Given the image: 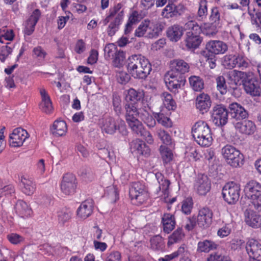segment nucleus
Returning a JSON list of instances; mask_svg holds the SVG:
<instances>
[{"instance_id":"53","label":"nucleus","mask_w":261,"mask_h":261,"mask_svg":"<svg viewBox=\"0 0 261 261\" xmlns=\"http://www.w3.org/2000/svg\"><path fill=\"white\" fill-rule=\"evenodd\" d=\"M216 87L221 95L225 94L227 92L225 79L223 76H218L216 78Z\"/></svg>"},{"instance_id":"36","label":"nucleus","mask_w":261,"mask_h":261,"mask_svg":"<svg viewBox=\"0 0 261 261\" xmlns=\"http://www.w3.org/2000/svg\"><path fill=\"white\" fill-rule=\"evenodd\" d=\"M20 181L22 184V192L28 195L33 194L35 190V185L33 181L24 176L20 177Z\"/></svg>"},{"instance_id":"52","label":"nucleus","mask_w":261,"mask_h":261,"mask_svg":"<svg viewBox=\"0 0 261 261\" xmlns=\"http://www.w3.org/2000/svg\"><path fill=\"white\" fill-rule=\"evenodd\" d=\"M189 82L194 91H200L203 88V82L199 76H193L190 77Z\"/></svg>"},{"instance_id":"27","label":"nucleus","mask_w":261,"mask_h":261,"mask_svg":"<svg viewBox=\"0 0 261 261\" xmlns=\"http://www.w3.org/2000/svg\"><path fill=\"white\" fill-rule=\"evenodd\" d=\"M93 201L91 199L83 202L77 210V216L82 219H86L93 212Z\"/></svg>"},{"instance_id":"38","label":"nucleus","mask_w":261,"mask_h":261,"mask_svg":"<svg viewBox=\"0 0 261 261\" xmlns=\"http://www.w3.org/2000/svg\"><path fill=\"white\" fill-rule=\"evenodd\" d=\"M219 26L210 22L205 23L201 26V33L207 36H213L218 32Z\"/></svg>"},{"instance_id":"16","label":"nucleus","mask_w":261,"mask_h":261,"mask_svg":"<svg viewBox=\"0 0 261 261\" xmlns=\"http://www.w3.org/2000/svg\"><path fill=\"white\" fill-rule=\"evenodd\" d=\"M246 251L250 258L261 260V245L254 239L249 240L246 246Z\"/></svg>"},{"instance_id":"59","label":"nucleus","mask_w":261,"mask_h":261,"mask_svg":"<svg viewBox=\"0 0 261 261\" xmlns=\"http://www.w3.org/2000/svg\"><path fill=\"white\" fill-rule=\"evenodd\" d=\"M210 19L212 23L218 26L220 25V14L217 7H214L211 9V14Z\"/></svg>"},{"instance_id":"25","label":"nucleus","mask_w":261,"mask_h":261,"mask_svg":"<svg viewBox=\"0 0 261 261\" xmlns=\"http://www.w3.org/2000/svg\"><path fill=\"white\" fill-rule=\"evenodd\" d=\"M146 37L148 38H156L163 31V25L160 22H154L146 20Z\"/></svg>"},{"instance_id":"41","label":"nucleus","mask_w":261,"mask_h":261,"mask_svg":"<svg viewBox=\"0 0 261 261\" xmlns=\"http://www.w3.org/2000/svg\"><path fill=\"white\" fill-rule=\"evenodd\" d=\"M72 213L67 208H64L58 212V220L60 224L62 225L68 222L71 218Z\"/></svg>"},{"instance_id":"63","label":"nucleus","mask_w":261,"mask_h":261,"mask_svg":"<svg viewBox=\"0 0 261 261\" xmlns=\"http://www.w3.org/2000/svg\"><path fill=\"white\" fill-rule=\"evenodd\" d=\"M14 188L12 185H7L0 189V196H12L14 193Z\"/></svg>"},{"instance_id":"32","label":"nucleus","mask_w":261,"mask_h":261,"mask_svg":"<svg viewBox=\"0 0 261 261\" xmlns=\"http://www.w3.org/2000/svg\"><path fill=\"white\" fill-rule=\"evenodd\" d=\"M67 130L66 122L63 120H56L50 128V131L53 135L56 137L65 135Z\"/></svg>"},{"instance_id":"21","label":"nucleus","mask_w":261,"mask_h":261,"mask_svg":"<svg viewBox=\"0 0 261 261\" xmlns=\"http://www.w3.org/2000/svg\"><path fill=\"white\" fill-rule=\"evenodd\" d=\"M211 103L210 96L203 93L197 96L195 105L197 109L203 114L208 111L211 106Z\"/></svg>"},{"instance_id":"24","label":"nucleus","mask_w":261,"mask_h":261,"mask_svg":"<svg viewBox=\"0 0 261 261\" xmlns=\"http://www.w3.org/2000/svg\"><path fill=\"white\" fill-rule=\"evenodd\" d=\"M170 71H173V72H176L177 74H180L181 75H184L185 73L188 72L190 68L187 62L180 59L171 61L170 62Z\"/></svg>"},{"instance_id":"37","label":"nucleus","mask_w":261,"mask_h":261,"mask_svg":"<svg viewBox=\"0 0 261 261\" xmlns=\"http://www.w3.org/2000/svg\"><path fill=\"white\" fill-rule=\"evenodd\" d=\"M184 28L187 31L186 36L199 35L201 32V26L194 20L188 21L185 24Z\"/></svg>"},{"instance_id":"15","label":"nucleus","mask_w":261,"mask_h":261,"mask_svg":"<svg viewBox=\"0 0 261 261\" xmlns=\"http://www.w3.org/2000/svg\"><path fill=\"white\" fill-rule=\"evenodd\" d=\"M212 211L207 207H203L199 210L197 218L198 226L202 228L209 227L212 221Z\"/></svg>"},{"instance_id":"62","label":"nucleus","mask_w":261,"mask_h":261,"mask_svg":"<svg viewBox=\"0 0 261 261\" xmlns=\"http://www.w3.org/2000/svg\"><path fill=\"white\" fill-rule=\"evenodd\" d=\"M207 2L206 0H201L199 4L198 15L200 17H205L207 14Z\"/></svg>"},{"instance_id":"10","label":"nucleus","mask_w":261,"mask_h":261,"mask_svg":"<svg viewBox=\"0 0 261 261\" xmlns=\"http://www.w3.org/2000/svg\"><path fill=\"white\" fill-rule=\"evenodd\" d=\"M76 187V178L73 174L67 173L63 176L60 184V188L64 194L70 195L74 194Z\"/></svg>"},{"instance_id":"45","label":"nucleus","mask_w":261,"mask_h":261,"mask_svg":"<svg viewBox=\"0 0 261 261\" xmlns=\"http://www.w3.org/2000/svg\"><path fill=\"white\" fill-rule=\"evenodd\" d=\"M184 233L181 228H178L168 237L167 245L170 246L180 241L184 237Z\"/></svg>"},{"instance_id":"7","label":"nucleus","mask_w":261,"mask_h":261,"mask_svg":"<svg viewBox=\"0 0 261 261\" xmlns=\"http://www.w3.org/2000/svg\"><path fill=\"white\" fill-rule=\"evenodd\" d=\"M129 194L132 200H135L140 204L143 203L149 198L145 186L140 182H134L132 184Z\"/></svg>"},{"instance_id":"40","label":"nucleus","mask_w":261,"mask_h":261,"mask_svg":"<svg viewBox=\"0 0 261 261\" xmlns=\"http://www.w3.org/2000/svg\"><path fill=\"white\" fill-rule=\"evenodd\" d=\"M151 248L156 251H162L165 247V244L162 237L159 235L151 238L150 240Z\"/></svg>"},{"instance_id":"54","label":"nucleus","mask_w":261,"mask_h":261,"mask_svg":"<svg viewBox=\"0 0 261 261\" xmlns=\"http://www.w3.org/2000/svg\"><path fill=\"white\" fill-rule=\"evenodd\" d=\"M237 59V56L226 55L224 57L223 64L226 68L232 69L236 67Z\"/></svg>"},{"instance_id":"61","label":"nucleus","mask_w":261,"mask_h":261,"mask_svg":"<svg viewBox=\"0 0 261 261\" xmlns=\"http://www.w3.org/2000/svg\"><path fill=\"white\" fill-rule=\"evenodd\" d=\"M121 100L120 97L117 95H113V106L115 113L117 115H119L121 113Z\"/></svg>"},{"instance_id":"39","label":"nucleus","mask_w":261,"mask_h":261,"mask_svg":"<svg viewBox=\"0 0 261 261\" xmlns=\"http://www.w3.org/2000/svg\"><path fill=\"white\" fill-rule=\"evenodd\" d=\"M161 97L164 106L168 110H173L176 108L175 101L172 96L169 93L165 92L162 94Z\"/></svg>"},{"instance_id":"18","label":"nucleus","mask_w":261,"mask_h":261,"mask_svg":"<svg viewBox=\"0 0 261 261\" xmlns=\"http://www.w3.org/2000/svg\"><path fill=\"white\" fill-rule=\"evenodd\" d=\"M155 175L159 184V190L161 191L164 195L165 201L170 203H173L176 200L175 198H172L169 200L167 199L169 195L168 188L170 184V181L165 178L163 175L161 173H156Z\"/></svg>"},{"instance_id":"19","label":"nucleus","mask_w":261,"mask_h":261,"mask_svg":"<svg viewBox=\"0 0 261 261\" xmlns=\"http://www.w3.org/2000/svg\"><path fill=\"white\" fill-rule=\"evenodd\" d=\"M244 190L246 196L252 200L261 196V184L256 181L250 180L245 186Z\"/></svg>"},{"instance_id":"3","label":"nucleus","mask_w":261,"mask_h":261,"mask_svg":"<svg viewBox=\"0 0 261 261\" xmlns=\"http://www.w3.org/2000/svg\"><path fill=\"white\" fill-rule=\"evenodd\" d=\"M192 134L195 141L200 146H210L213 141L212 134L208 124L203 121H198L192 127Z\"/></svg>"},{"instance_id":"30","label":"nucleus","mask_w":261,"mask_h":261,"mask_svg":"<svg viewBox=\"0 0 261 261\" xmlns=\"http://www.w3.org/2000/svg\"><path fill=\"white\" fill-rule=\"evenodd\" d=\"M184 34V30L182 27L174 24L168 28L167 31V35L169 39L172 42L178 41Z\"/></svg>"},{"instance_id":"64","label":"nucleus","mask_w":261,"mask_h":261,"mask_svg":"<svg viewBox=\"0 0 261 261\" xmlns=\"http://www.w3.org/2000/svg\"><path fill=\"white\" fill-rule=\"evenodd\" d=\"M105 261H121V254L118 251L108 253Z\"/></svg>"},{"instance_id":"28","label":"nucleus","mask_w":261,"mask_h":261,"mask_svg":"<svg viewBox=\"0 0 261 261\" xmlns=\"http://www.w3.org/2000/svg\"><path fill=\"white\" fill-rule=\"evenodd\" d=\"M130 148L137 153L148 156L150 153V149L146 144L140 139L133 140L130 143Z\"/></svg>"},{"instance_id":"58","label":"nucleus","mask_w":261,"mask_h":261,"mask_svg":"<svg viewBox=\"0 0 261 261\" xmlns=\"http://www.w3.org/2000/svg\"><path fill=\"white\" fill-rule=\"evenodd\" d=\"M10 43H7V45L3 46L0 48V60L4 62L6 59L10 55L12 52V48L9 46Z\"/></svg>"},{"instance_id":"48","label":"nucleus","mask_w":261,"mask_h":261,"mask_svg":"<svg viewBox=\"0 0 261 261\" xmlns=\"http://www.w3.org/2000/svg\"><path fill=\"white\" fill-rule=\"evenodd\" d=\"M160 151L164 163H168L172 160L173 157L172 152L166 146L161 145L160 147Z\"/></svg>"},{"instance_id":"60","label":"nucleus","mask_w":261,"mask_h":261,"mask_svg":"<svg viewBox=\"0 0 261 261\" xmlns=\"http://www.w3.org/2000/svg\"><path fill=\"white\" fill-rule=\"evenodd\" d=\"M207 261H230L227 256L219 251L211 253L207 258Z\"/></svg>"},{"instance_id":"57","label":"nucleus","mask_w":261,"mask_h":261,"mask_svg":"<svg viewBox=\"0 0 261 261\" xmlns=\"http://www.w3.org/2000/svg\"><path fill=\"white\" fill-rule=\"evenodd\" d=\"M157 135L162 142L166 145L171 144V138L170 135L166 130L159 129L157 130Z\"/></svg>"},{"instance_id":"44","label":"nucleus","mask_w":261,"mask_h":261,"mask_svg":"<svg viewBox=\"0 0 261 261\" xmlns=\"http://www.w3.org/2000/svg\"><path fill=\"white\" fill-rule=\"evenodd\" d=\"M133 132L137 135L142 137L148 144H151L153 143V139L151 133L144 128L143 124H141V127H139V128L137 127Z\"/></svg>"},{"instance_id":"49","label":"nucleus","mask_w":261,"mask_h":261,"mask_svg":"<svg viewBox=\"0 0 261 261\" xmlns=\"http://www.w3.org/2000/svg\"><path fill=\"white\" fill-rule=\"evenodd\" d=\"M14 37L13 31L11 29H7L3 28L0 29V42L4 43L5 40L12 41Z\"/></svg>"},{"instance_id":"1","label":"nucleus","mask_w":261,"mask_h":261,"mask_svg":"<svg viewBox=\"0 0 261 261\" xmlns=\"http://www.w3.org/2000/svg\"><path fill=\"white\" fill-rule=\"evenodd\" d=\"M128 72L134 78L145 79L152 70L147 59L141 55H134L127 60Z\"/></svg>"},{"instance_id":"6","label":"nucleus","mask_w":261,"mask_h":261,"mask_svg":"<svg viewBox=\"0 0 261 261\" xmlns=\"http://www.w3.org/2000/svg\"><path fill=\"white\" fill-rule=\"evenodd\" d=\"M241 192L239 184L233 181L226 184L222 189L223 198L229 204H236L238 201Z\"/></svg>"},{"instance_id":"35","label":"nucleus","mask_w":261,"mask_h":261,"mask_svg":"<svg viewBox=\"0 0 261 261\" xmlns=\"http://www.w3.org/2000/svg\"><path fill=\"white\" fill-rule=\"evenodd\" d=\"M245 214V221L247 225L254 228L260 226L261 217L259 215L253 211H246Z\"/></svg>"},{"instance_id":"22","label":"nucleus","mask_w":261,"mask_h":261,"mask_svg":"<svg viewBox=\"0 0 261 261\" xmlns=\"http://www.w3.org/2000/svg\"><path fill=\"white\" fill-rule=\"evenodd\" d=\"M41 13L40 10L36 9L33 11L31 15L28 19L24 29L25 34L29 36L34 31L35 27L39 20Z\"/></svg>"},{"instance_id":"8","label":"nucleus","mask_w":261,"mask_h":261,"mask_svg":"<svg viewBox=\"0 0 261 261\" xmlns=\"http://www.w3.org/2000/svg\"><path fill=\"white\" fill-rule=\"evenodd\" d=\"M165 82L169 90L176 92L178 89L185 85L186 78L185 75L178 74L173 71H169L165 76Z\"/></svg>"},{"instance_id":"14","label":"nucleus","mask_w":261,"mask_h":261,"mask_svg":"<svg viewBox=\"0 0 261 261\" xmlns=\"http://www.w3.org/2000/svg\"><path fill=\"white\" fill-rule=\"evenodd\" d=\"M100 124L102 130L108 134H114L116 130L120 128L125 129V133L126 132L124 125L121 124L120 126L118 121L111 117L102 118Z\"/></svg>"},{"instance_id":"46","label":"nucleus","mask_w":261,"mask_h":261,"mask_svg":"<svg viewBox=\"0 0 261 261\" xmlns=\"http://www.w3.org/2000/svg\"><path fill=\"white\" fill-rule=\"evenodd\" d=\"M201 42V39L199 35L187 36L186 43L189 48H197Z\"/></svg>"},{"instance_id":"47","label":"nucleus","mask_w":261,"mask_h":261,"mask_svg":"<svg viewBox=\"0 0 261 261\" xmlns=\"http://www.w3.org/2000/svg\"><path fill=\"white\" fill-rule=\"evenodd\" d=\"M154 116L157 122L165 127H171L172 126L171 120L162 113H156Z\"/></svg>"},{"instance_id":"31","label":"nucleus","mask_w":261,"mask_h":261,"mask_svg":"<svg viewBox=\"0 0 261 261\" xmlns=\"http://www.w3.org/2000/svg\"><path fill=\"white\" fill-rule=\"evenodd\" d=\"M218 245L211 240L205 239L199 241L197 244V251L199 252L208 253L217 249Z\"/></svg>"},{"instance_id":"43","label":"nucleus","mask_w":261,"mask_h":261,"mask_svg":"<svg viewBox=\"0 0 261 261\" xmlns=\"http://www.w3.org/2000/svg\"><path fill=\"white\" fill-rule=\"evenodd\" d=\"M141 98V95L134 89L130 88L127 90L125 100V103H135L140 100Z\"/></svg>"},{"instance_id":"17","label":"nucleus","mask_w":261,"mask_h":261,"mask_svg":"<svg viewBox=\"0 0 261 261\" xmlns=\"http://www.w3.org/2000/svg\"><path fill=\"white\" fill-rule=\"evenodd\" d=\"M243 86L247 93L253 96L261 95V86L255 79H246L244 81Z\"/></svg>"},{"instance_id":"33","label":"nucleus","mask_w":261,"mask_h":261,"mask_svg":"<svg viewBox=\"0 0 261 261\" xmlns=\"http://www.w3.org/2000/svg\"><path fill=\"white\" fill-rule=\"evenodd\" d=\"M162 223L163 226V231L166 233H169L175 227L174 216L169 213L165 214L162 217Z\"/></svg>"},{"instance_id":"51","label":"nucleus","mask_w":261,"mask_h":261,"mask_svg":"<svg viewBox=\"0 0 261 261\" xmlns=\"http://www.w3.org/2000/svg\"><path fill=\"white\" fill-rule=\"evenodd\" d=\"M117 46L113 43L107 44L104 48V56L106 60H109L112 59L118 52Z\"/></svg>"},{"instance_id":"12","label":"nucleus","mask_w":261,"mask_h":261,"mask_svg":"<svg viewBox=\"0 0 261 261\" xmlns=\"http://www.w3.org/2000/svg\"><path fill=\"white\" fill-rule=\"evenodd\" d=\"M185 10V7L183 5H175L169 0L167 5L163 9L161 15L164 18L168 19L181 15Z\"/></svg>"},{"instance_id":"4","label":"nucleus","mask_w":261,"mask_h":261,"mask_svg":"<svg viewBox=\"0 0 261 261\" xmlns=\"http://www.w3.org/2000/svg\"><path fill=\"white\" fill-rule=\"evenodd\" d=\"M221 153L227 164L231 166L237 168L243 165V154L232 145H225L222 148Z\"/></svg>"},{"instance_id":"42","label":"nucleus","mask_w":261,"mask_h":261,"mask_svg":"<svg viewBox=\"0 0 261 261\" xmlns=\"http://www.w3.org/2000/svg\"><path fill=\"white\" fill-rule=\"evenodd\" d=\"M142 120L150 128L155 126L156 124L155 118L153 117L147 111H141L140 117Z\"/></svg>"},{"instance_id":"56","label":"nucleus","mask_w":261,"mask_h":261,"mask_svg":"<svg viewBox=\"0 0 261 261\" xmlns=\"http://www.w3.org/2000/svg\"><path fill=\"white\" fill-rule=\"evenodd\" d=\"M193 202L191 197H188L182 202L181 211L186 214L189 215L191 213L193 208Z\"/></svg>"},{"instance_id":"13","label":"nucleus","mask_w":261,"mask_h":261,"mask_svg":"<svg viewBox=\"0 0 261 261\" xmlns=\"http://www.w3.org/2000/svg\"><path fill=\"white\" fill-rule=\"evenodd\" d=\"M29 137L27 130L18 127L14 129L9 136V144L12 147H19L23 144L24 141Z\"/></svg>"},{"instance_id":"20","label":"nucleus","mask_w":261,"mask_h":261,"mask_svg":"<svg viewBox=\"0 0 261 261\" xmlns=\"http://www.w3.org/2000/svg\"><path fill=\"white\" fill-rule=\"evenodd\" d=\"M206 49L210 53L215 54H224L228 49L227 45L223 41L219 40H211L206 44Z\"/></svg>"},{"instance_id":"9","label":"nucleus","mask_w":261,"mask_h":261,"mask_svg":"<svg viewBox=\"0 0 261 261\" xmlns=\"http://www.w3.org/2000/svg\"><path fill=\"white\" fill-rule=\"evenodd\" d=\"M213 122L217 126H223L228 120V111L226 107L222 105L214 106L211 111Z\"/></svg>"},{"instance_id":"29","label":"nucleus","mask_w":261,"mask_h":261,"mask_svg":"<svg viewBox=\"0 0 261 261\" xmlns=\"http://www.w3.org/2000/svg\"><path fill=\"white\" fill-rule=\"evenodd\" d=\"M40 93L42 99L40 105V109L47 114L50 113L53 110V108L49 95L44 89H40Z\"/></svg>"},{"instance_id":"23","label":"nucleus","mask_w":261,"mask_h":261,"mask_svg":"<svg viewBox=\"0 0 261 261\" xmlns=\"http://www.w3.org/2000/svg\"><path fill=\"white\" fill-rule=\"evenodd\" d=\"M229 108L231 117L237 120L243 119L247 117L248 114L246 110L240 104L234 102L231 103Z\"/></svg>"},{"instance_id":"34","label":"nucleus","mask_w":261,"mask_h":261,"mask_svg":"<svg viewBox=\"0 0 261 261\" xmlns=\"http://www.w3.org/2000/svg\"><path fill=\"white\" fill-rule=\"evenodd\" d=\"M16 212L21 217H28L32 213L31 208L24 201L19 200L15 205Z\"/></svg>"},{"instance_id":"55","label":"nucleus","mask_w":261,"mask_h":261,"mask_svg":"<svg viewBox=\"0 0 261 261\" xmlns=\"http://www.w3.org/2000/svg\"><path fill=\"white\" fill-rule=\"evenodd\" d=\"M247 76L246 72L238 71L236 70H232L229 72V79H232L235 85H237V83L243 79H245Z\"/></svg>"},{"instance_id":"11","label":"nucleus","mask_w":261,"mask_h":261,"mask_svg":"<svg viewBox=\"0 0 261 261\" xmlns=\"http://www.w3.org/2000/svg\"><path fill=\"white\" fill-rule=\"evenodd\" d=\"M194 188L198 195L204 196L211 190V181L207 175L204 174H198L195 179Z\"/></svg>"},{"instance_id":"5","label":"nucleus","mask_w":261,"mask_h":261,"mask_svg":"<svg viewBox=\"0 0 261 261\" xmlns=\"http://www.w3.org/2000/svg\"><path fill=\"white\" fill-rule=\"evenodd\" d=\"M124 109L126 121L132 130H134L137 127L138 128H139V127H141L142 124L137 117H140L141 111H143L144 109L138 110L137 103H125Z\"/></svg>"},{"instance_id":"26","label":"nucleus","mask_w":261,"mask_h":261,"mask_svg":"<svg viewBox=\"0 0 261 261\" xmlns=\"http://www.w3.org/2000/svg\"><path fill=\"white\" fill-rule=\"evenodd\" d=\"M235 127L240 133L248 135L253 134L256 130V126L254 122L248 120L237 122L235 124Z\"/></svg>"},{"instance_id":"50","label":"nucleus","mask_w":261,"mask_h":261,"mask_svg":"<svg viewBox=\"0 0 261 261\" xmlns=\"http://www.w3.org/2000/svg\"><path fill=\"white\" fill-rule=\"evenodd\" d=\"M112 59H113V66L115 67L120 68L124 65L125 59V53L123 51L118 50Z\"/></svg>"},{"instance_id":"2","label":"nucleus","mask_w":261,"mask_h":261,"mask_svg":"<svg viewBox=\"0 0 261 261\" xmlns=\"http://www.w3.org/2000/svg\"><path fill=\"white\" fill-rule=\"evenodd\" d=\"M124 15V8L123 5L120 3L115 4L110 8L108 15L102 20L104 25L109 23L107 29L109 36H113L118 31Z\"/></svg>"}]
</instances>
